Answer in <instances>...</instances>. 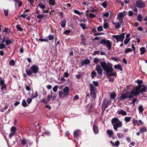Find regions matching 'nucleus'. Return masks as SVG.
<instances>
[{
    "label": "nucleus",
    "mask_w": 147,
    "mask_h": 147,
    "mask_svg": "<svg viewBox=\"0 0 147 147\" xmlns=\"http://www.w3.org/2000/svg\"><path fill=\"white\" fill-rule=\"evenodd\" d=\"M100 64L103 70L106 72V75L108 77L111 76V73L113 71L112 66H109L105 61L101 62Z\"/></svg>",
    "instance_id": "1"
},
{
    "label": "nucleus",
    "mask_w": 147,
    "mask_h": 147,
    "mask_svg": "<svg viewBox=\"0 0 147 147\" xmlns=\"http://www.w3.org/2000/svg\"><path fill=\"white\" fill-rule=\"evenodd\" d=\"M111 123L113 126V129L116 131L118 130V128L121 127L123 125L122 122L117 117L113 118L111 120Z\"/></svg>",
    "instance_id": "2"
},
{
    "label": "nucleus",
    "mask_w": 147,
    "mask_h": 147,
    "mask_svg": "<svg viewBox=\"0 0 147 147\" xmlns=\"http://www.w3.org/2000/svg\"><path fill=\"white\" fill-rule=\"evenodd\" d=\"M39 69L38 66L33 65L30 67V69L26 68L25 71L27 75L30 76L32 74H36L38 73Z\"/></svg>",
    "instance_id": "3"
},
{
    "label": "nucleus",
    "mask_w": 147,
    "mask_h": 147,
    "mask_svg": "<svg viewBox=\"0 0 147 147\" xmlns=\"http://www.w3.org/2000/svg\"><path fill=\"white\" fill-rule=\"evenodd\" d=\"M142 85H140L136 87L135 88L133 89L131 91L130 93L134 95L137 96L140 93L143 94L142 91L140 90L142 87Z\"/></svg>",
    "instance_id": "4"
},
{
    "label": "nucleus",
    "mask_w": 147,
    "mask_h": 147,
    "mask_svg": "<svg viewBox=\"0 0 147 147\" xmlns=\"http://www.w3.org/2000/svg\"><path fill=\"white\" fill-rule=\"evenodd\" d=\"M100 44H105V46H106L109 50H110L111 49L112 43L109 40L102 39L100 40Z\"/></svg>",
    "instance_id": "5"
},
{
    "label": "nucleus",
    "mask_w": 147,
    "mask_h": 147,
    "mask_svg": "<svg viewBox=\"0 0 147 147\" xmlns=\"http://www.w3.org/2000/svg\"><path fill=\"white\" fill-rule=\"evenodd\" d=\"M125 34H126V32L122 33L120 35H113L112 37L113 38H116L117 40V42H119L120 41L122 42L125 38Z\"/></svg>",
    "instance_id": "6"
},
{
    "label": "nucleus",
    "mask_w": 147,
    "mask_h": 147,
    "mask_svg": "<svg viewBox=\"0 0 147 147\" xmlns=\"http://www.w3.org/2000/svg\"><path fill=\"white\" fill-rule=\"evenodd\" d=\"M136 6L138 8H143L145 7V3L142 1H137L136 2Z\"/></svg>",
    "instance_id": "7"
},
{
    "label": "nucleus",
    "mask_w": 147,
    "mask_h": 147,
    "mask_svg": "<svg viewBox=\"0 0 147 147\" xmlns=\"http://www.w3.org/2000/svg\"><path fill=\"white\" fill-rule=\"evenodd\" d=\"M101 66L99 65H96V66L95 70L97 72L98 74L100 76L102 75V69Z\"/></svg>",
    "instance_id": "8"
},
{
    "label": "nucleus",
    "mask_w": 147,
    "mask_h": 147,
    "mask_svg": "<svg viewBox=\"0 0 147 147\" xmlns=\"http://www.w3.org/2000/svg\"><path fill=\"white\" fill-rule=\"evenodd\" d=\"M127 93H122L121 94V96L119 99V101L122 100L123 99H126L128 98V96Z\"/></svg>",
    "instance_id": "9"
},
{
    "label": "nucleus",
    "mask_w": 147,
    "mask_h": 147,
    "mask_svg": "<svg viewBox=\"0 0 147 147\" xmlns=\"http://www.w3.org/2000/svg\"><path fill=\"white\" fill-rule=\"evenodd\" d=\"M63 94L65 96H67L69 94V88L67 86L65 87L63 90Z\"/></svg>",
    "instance_id": "10"
},
{
    "label": "nucleus",
    "mask_w": 147,
    "mask_h": 147,
    "mask_svg": "<svg viewBox=\"0 0 147 147\" xmlns=\"http://www.w3.org/2000/svg\"><path fill=\"white\" fill-rule=\"evenodd\" d=\"M81 65H85L89 64L90 63V61L89 59H86V60H82L81 61Z\"/></svg>",
    "instance_id": "11"
},
{
    "label": "nucleus",
    "mask_w": 147,
    "mask_h": 147,
    "mask_svg": "<svg viewBox=\"0 0 147 147\" xmlns=\"http://www.w3.org/2000/svg\"><path fill=\"white\" fill-rule=\"evenodd\" d=\"M119 114H120L122 115L125 116L127 115L126 111L122 109H119L117 112Z\"/></svg>",
    "instance_id": "12"
},
{
    "label": "nucleus",
    "mask_w": 147,
    "mask_h": 147,
    "mask_svg": "<svg viewBox=\"0 0 147 147\" xmlns=\"http://www.w3.org/2000/svg\"><path fill=\"white\" fill-rule=\"evenodd\" d=\"M93 130L94 133L96 134L98 133L99 130L98 127L95 124H94L93 126Z\"/></svg>",
    "instance_id": "13"
},
{
    "label": "nucleus",
    "mask_w": 147,
    "mask_h": 147,
    "mask_svg": "<svg viewBox=\"0 0 147 147\" xmlns=\"http://www.w3.org/2000/svg\"><path fill=\"white\" fill-rule=\"evenodd\" d=\"M81 134L80 131L79 130H77L75 131L74 132V137L75 138H77Z\"/></svg>",
    "instance_id": "14"
},
{
    "label": "nucleus",
    "mask_w": 147,
    "mask_h": 147,
    "mask_svg": "<svg viewBox=\"0 0 147 147\" xmlns=\"http://www.w3.org/2000/svg\"><path fill=\"white\" fill-rule=\"evenodd\" d=\"M66 21L65 18H63V20L61 21V25L62 28L65 27L66 24Z\"/></svg>",
    "instance_id": "15"
},
{
    "label": "nucleus",
    "mask_w": 147,
    "mask_h": 147,
    "mask_svg": "<svg viewBox=\"0 0 147 147\" xmlns=\"http://www.w3.org/2000/svg\"><path fill=\"white\" fill-rule=\"evenodd\" d=\"M114 68L115 69H119L121 71L123 70L122 67L119 64L115 65L114 66Z\"/></svg>",
    "instance_id": "16"
},
{
    "label": "nucleus",
    "mask_w": 147,
    "mask_h": 147,
    "mask_svg": "<svg viewBox=\"0 0 147 147\" xmlns=\"http://www.w3.org/2000/svg\"><path fill=\"white\" fill-rule=\"evenodd\" d=\"M90 95L92 98L95 99L96 98V93L95 91H90Z\"/></svg>",
    "instance_id": "17"
},
{
    "label": "nucleus",
    "mask_w": 147,
    "mask_h": 147,
    "mask_svg": "<svg viewBox=\"0 0 147 147\" xmlns=\"http://www.w3.org/2000/svg\"><path fill=\"white\" fill-rule=\"evenodd\" d=\"M124 12L119 13L117 14V16L120 18H123L126 16V14H124Z\"/></svg>",
    "instance_id": "18"
},
{
    "label": "nucleus",
    "mask_w": 147,
    "mask_h": 147,
    "mask_svg": "<svg viewBox=\"0 0 147 147\" xmlns=\"http://www.w3.org/2000/svg\"><path fill=\"white\" fill-rule=\"evenodd\" d=\"M146 51L145 48L144 47H141L140 49L141 55H142L144 54Z\"/></svg>",
    "instance_id": "19"
},
{
    "label": "nucleus",
    "mask_w": 147,
    "mask_h": 147,
    "mask_svg": "<svg viewBox=\"0 0 147 147\" xmlns=\"http://www.w3.org/2000/svg\"><path fill=\"white\" fill-rule=\"evenodd\" d=\"M22 105L24 107H26L29 106V105L27 104L25 99L23 100L22 102Z\"/></svg>",
    "instance_id": "20"
},
{
    "label": "nucleus",
    "mask_w": 147,
    "mask_h": 147,
    "mask_svg": "<svg viewBox=\"0 0 147 147\" xmlns=\"http://www.w3.org/2000/svg\"><path fill=\"white\" fill-rule=\"evenodd\" d=\"M90 91H95V88L94 86L92 84H90Z\"/></svg>",
    "instance_id": "21"
},
{
    "label": "nucleus",
    "mask_w": 147,
    "mask_h": 147,
    "mask_svg": "<svg viewBox=\"0 0 147 147\" xmlns=\"http://www.w3.org/2000/svg\"><path fill=\"white\" fill-rule=\"evenodd\" d=\"M147 131V129L146 127H142L140 129V132L141 133H142L144 132H146Z\"/></svg>",
    "instance_id": "22"
},
{
    "label": "nucleus",
    "mask_w": 147,
    "mask_h": 147,
    "mask_svg": "<svg viewBox=\"0 0 147 147\" xmlns=\"http://www.w3.org/2000/svg\"><path fill=\"white\" fill-rule=\"evenodd\" d=\"M138 109L140 113H142L143 112L144 109L142 105L140 106L138 108Z\"/></svg>",
    "instance_id": "23"
},
{
    "label": "nucleus",
    "mask_w": 147,
    "mask_h": 147,
    "mask_svg": "<svg viewBox=\"0 0 147 147\" xmlns=\"http://www.w3.org/2000/svg\"><path fill=\"white\" fill-rule=\"evenodd\" d=\"M143 17L141 15H138L137 17V20L141 22L142 20Z\"/></svg>",
    "instance_id": "24"
},
{
    "label": "nucleus",
    "mask_w": 147,
    "mask_h": 147,
    "mask_svg": "<svg viewBox=\"0 0 147 147\" xmlns=\"http://www.w3.org/2000/svg\"><path fill=\"white\" fill-rule=\"evenodd\" d=\"M81 44L83 45H86V39L84 37H83L81 39Z\"/></svg>",
    "instance_id": "25"
},
{
    "label": "nucleus",
    "mask_w": 147,
    "mask_h": 147,
    "mask_svg": "<svg viewBox=\"0 0 147 147\" xmlns=\"http://www.w3.org/2000/svg\"><path fill=\"white\" fill-rule=\"evenodd\" d=\"M13 1L16 2L18 4V7H20L22 5V2L21 1L19 0H13Z\"/></svg>",
    "instance_id": "26"
},
{
    "label": "nucleus",
    "mask_w": 147,
    "mask_h": 147,
    "mask_svg": "<svg viewBox=\"0 0 147 147\" xmlns=\"http://www.w3.org/2000/svg\"><path fill=\"white\" fill-rule=\"evenodd\" d=\"M131 119V117H126L125 118L124 120L126 122H129Z\"/></svg>",
    "instance_id": "27"
},
{
    "label": "nucleus",
    "mask_w": 147,
    "mask_h": 147,
    "mask_svg": "<svg viewBox=\"0 0 147 147\" xmlns=\"http://www.w3.org/2000/svg\"><path fill=\"white\" fill-rule=\"evenodd\" d=\"M91 74L92 78H94L95 76L97 75L96 73L94 71L91 72Z\"/></svg>",
    "instance_id": "28"
},
{
    "label": "nucleus",
    "mask_w": 147,
    "mask_h": 147,
    "mask_svg": "<svg viewBox=\"0 0 147 147\" xmlns=\"http://www.w3.org/2000/svg\"><path fill=\"white\" fill-rule=\"evenodd\" d=\"M80 26L81 27L82 29L83 30L87 28L86 24L83 23H82L80 24Z\"/></svg>",
    "instance_id": "29"
},
{
    "label": "nucleus",
    "mask_w": 147,
    "mask_h": 147,
    "mask_svg": "<svg viewBox=\"0 0 147 147\" xmlns=\"http://www.w3.org/2000/svg\"><path fill=\"white\" fill-rule=\"evenodd\" d=\"M47 37L48 38V40H53L54 38V36L53 35L51 34L49 35Z\"/></svg>",
    "instance_id": "30"
},
{
    "label": "nucleus",
    "mask_w": 147,
    "mask_h": 147,
    "mask_svg": "<svg viewBox=\"0 0 147 147\" xmlns=\"http://www.w3.org/2000/svg\"><path fill=\"white\" fill-rule=\"evenodd\" d=\"M38 5L41 9H44L46 7V6L41 3L38 4Z\"/></svg>",
    "instance_id": "31"
},
{
    "label": "nucleus",
    "mask_w": 147,
    "mask_h": 147,
    "mask_svg": "<svg viewBox=\"0 0 147 147\" xmlns=\"http://www.w3.org/2000/svg\"><path fill=\"white\" fill-rule=\"evenodd\" d=\"M14 41V40H13V41H12L11 40H10L8 39V40H7L5 41V43H6V45H8L9 44L13 42Z\"/></svg>",
    "instance_id": "32"
},
{
    "label": "nucleus",
    "mask_w": 147,
    "mask_h": 147,
    "mask_svg": "<svg viewBox=\"0 0 147 147\" xmlns=\"http://www.w3.org/2000/svg\"><path fill=\"white\" fill-rule=\"evenodd\" d=\"M113 132L109 129H108L107 131V133L110 136H111L113 133Z\"/></svg>",
    "instance_id": "33"
},
{
    "label": "nucleus",
    "mask_w": 147,
    "mask_h": 147,
    "mask_svg": "<svg viewBox=\"0 0 147 147\" xmlns=\"http://www.w3.org/2000/svg\"><path fill=\"white\" fill-rule=\"evenodd\" d=\"M100 60L101 59H100L96 57L94 58L93 62L95 63H96L100 62Z\"/></svg>",
    "instance_id": "34"
},
{
    "label": "nucleus",
    "mask_w": 147,
    "mask_h": 147,
    "mask_svg": "<svg viewBox=\"0 0 147 147\" xmlns=\"http://www.w3.org/2000/svg\"><path fill=\"white\" fill-rule=\"evenodd\" d=\"M101 5L104 8H106L107 7V1H106L102 3Z\"/></svg>",
    "instance_id": "35"
},
{
    "label": "nucleus",
    "mask_w": 147,
    "mask_h": 147,
    "mask_svg": "<svg viewBox=\"0 0 147 147\" xmlns=\"http://www.w3.org/2000/svg\"><path fill=\"white\" fill-rule=\"evenodd\" d=\"M116 95L115 93H112L110 94V98L111 99H114L116 97Z\"/></svg>",
    "instance_id": "36"
},
{
    "label": "nucleus",
    "mask_w": 147,
    "mask_h": 147,
    "mask_svg": "<svg viewBox=\"0 0 147 147\" xmlns=\"http://www.w3.org/2000/svg\"><path fill=\"white\" fill-rule=\"evenodd\" d=\"M132 51V50L130 48H127L125 50L124 52L125 53H127L129 52H131Z\"/></svg>",
    "instance_id": "37"
},
{
    "label": "nucleus",
    "mask_w": 147,
    "mask_h": 147,
    "mask_svg": "<svg viewBox=\"0 0 147 147\" xmlns=\"http://www.w3.org/2000/svg\"><path fill=\"white\" fill-rule=\"evenodd\" d=\"M38 95V93L37 91L35 92L34 94L33 93L32 95V98L36 97Z\"/></svg>",
    "instance_id": "38"
},
{
    "label": "nucleus",
    "mask_w": 147,
    "mask_h": 147,
    "mask_svg": "<svg viewBox=\"0 0 147 147\" xmlns=\"http://www.w3.org/2000/svg\"><path fill=\"white\" fill-rule=\"evenodd\" d=\"M9 64L11 66H14L15 65V62L14 60L12 59L9 62Z\"/></svg>",
    "instance_id": "39"
},
{
    "label": "nucleus",
    "mask_w": 147,
    "mask_h": 147,
    "mask_svg": "<svg viewBox=\"0 0 147 147\" xmlns=\"http://www.w3.org/2000/svg\"><path fill=\"white\" fill-rule=\"evenodd\" d=\"M130 40V38H125L124 42V44L125 45L127 44Z\"/></svg>",
    "instance_id": "40"
},
{
    "label": "nucleus",
    "mask_w": 147,
    "mask_h": 147,
    "mask_svg": "<svg viewBox=\"0 0 147 147\" xmlns=\"http://www.w3.org/2000/svg\"><path fill=\"white\" fill-rule=\"evenodd\" d=\"M16 28L17 29L20 31H23V28L20 27V25H17L16 26Z\"/></svg>",
    "instance_id": "41"
},
{
    "label": "nucleus",
    "mask_w": 147,
    "mask_h": 147,
    "mask_svg": "<svg viewBox=\"0 0 147 147\" xmlns=\"http://www.w3.org/2000/svg\"><path fill=\"white\" fill-rule=\"evenodd\" d=\"M27 14H25V13H24L23 14H21L18 17H22L23 18H26Z\"/></svg>",
    "instance_id": "42"
},
{
    "label": "nucleus",
    "mask_w": 147,
    "mask_h": 147,
    "mask_svg": "<svg viewBox=\"0 0 147 147\" xmlns=\"http://www.w3.org/2000/svg\"><path fill=\"white\" fill-rule=\"evenodd\" d=\"M5 84V81L3 80V79H2L1 77L0 76V84Z\"/></svg>",
    "instance_id": "43"
},
{
    "label": "nucleus",
    "mask_w": 147,
    "mask_h": 147,
    "mask_svg": "<svg viewBox=\"0 0 147 147\" xmlns=\"http://www.w3.org/2000/svg\"><path fill=\"white\" fill-rule=\"evenodd\" d=\"M21 144L22 145H24L26 143V141L25 139L21 140Z\"/></svg>",
    "instance_id": "44"
},
{
    "label": "nucleus",
    "mask_w": 147,
    "mask_h": 147,
    "mask_svg": "<svg viewBox=\"0 0 147 147\" xmlns=\"http://www.w3.org/2000/svg\"><path fill=\"white\" fill-rule=\"evenodd\" d=\"M109 27V24L107 23H105L103 24V27L105 29H107Z\"/></svg>",
    "instance_id": "45"
},
{
    "label": "nucleus",
    "mask_w": 147,
    "mask_h": 147,
    "mask_svg": "<svg viewBox=\"0 0 147 147\" xmlns=\"http://www.w3.org/2000/svg\"><path fill=\"white\" fill-rule=\"evenodd\" d=\"M1 90H2L3 89H6V85L5 84H1Z\"/></svg>",
    "instance_id": "46"
},
{
    "label": "nucleus",
    "mask_w": 147,
    "mask_h": 147,
    "mask_svg": "<svg viewBox=\"0 0 147 147\" xmlns=\"http://www.w3.org/2000/svg\"><path fill=\"white\" fill-rule=\"evenodd\" d=\"M38 40L40 41H41V42H43V41L46 42H49V41H48V39H43V38H40L38 39Z\"/></svg>",
    "instance_id": "47"
},
{
    "label": "nucleus",
    "mask_w": 147,
    "mask_h": 147,
    "mask_svg": "<svg viewBox=\"0 0 147 147\" xmlns=\"http://www.w3.org/2000/svg\"><path fill=\"white\" fill-rule=\"evenodd\" d=\"M105 33L103 32H97L95 33L94 34V35L95 36H97L98 35H101L104 34Z\"/></svg>",
    "instance_id": "48"
},
{
    "label": "nucleus",
    "mask_w": 147,
    "mask_h": 147,
    "mask_svg": "<svg viewBox=\"0 0 147 147\" xmlns=\"http://www.w3.org/2000/svg\"><path fill=\"white\" fill-rule=\"evenodd\" d=\"M4 13L5 15V16H7L8 15V9H4Z\"/></svg>",
    "instance_id": "49"
},
{
    "label": "nucleus",
    "mask_w": 147,
    "mask_h": 147,
    "mask_svg": "<svg viewBox=\"0 0 147 147\" xmlns=\"http://www.w3.org/2000/svg\"><path fill=\"white\" fill-rule=\"evenodd\" d=\"M97 30L98 32H100L103 30L102 27V26H99L97 28Z\"/></svg>",
    "instance_id": "50"
},
{
    "label": "nucleus",
    "mask_w": 147,
    "mask_h": 147,
    "mask_svg": "<svg viewBox=\"0 0 147 147\" xmlns=\"http://www.w3.org/2000/svg\"><path fill=\"white\" fill-rule=\"evenodd\" d=\"M89 16L91 18H94L96 17V15L93 13H90L89 15Z\"/></svg>",
    "instance_id": "51"
},
{
    "label": "nucleus",
    "mask_w": 147,
    "mask_h": 147,
    "mask_svg": "<svg viewBox=\"0 0 147 147\" xmlns=\"http://www.w3.org/2000/svg\"><path fill=\"white\" fill-rule=\"evenodd\" d=\"M58 87V86H55L53 88V91L55 92L57 91Z\"/></svg>",
    "instance_id": "52"
},
{
    "label": "nucleus",
    "mask_w": 147,
    "mask_h": 147,
    "mask_svg": "<svg viewBox=\"0 0 147 147\" xmlns=\"http://www.w3.org/2000/svg\"><path fill=\"white\" fill-rule=\"evenodd\" d=\"M36 18H39V19H41L42 18H44V16L42 14H39L37 15L36 16Z\"/></svg>",
    "instance_id": "53"
},
{
    "label": "nucleus",
    "mask_w": 147,
    "mask_h": 147,
    "mask_svg": "<svg viewBox=\"0 0 147 147\" xmlns=\"http://www.w3.org/2000/svg\"><path fill=\"white\" fill-rule=\"evenodd\" d=\"M26 101L28 104H30L32 101V99L31 98H28L26 99Z\"/></svg>",
    "instance_id": "54"
},
{
    "label": "nucleus",
    "mask_w": 147,
    "mask_h": 147,
    "mask_svg": "<svg viewBox=\"0 0 147 147\" xmlns=\"http://www.w3.org/2000/svg\"><path fill=\"white\" fill-rule=\"evenodd\" d=\"M146 90L147 88L146 87L144 86L143 88L142 89L141 88L140 89V90L142 91V92H145L146 91Z\"/></svg>",
    "instance_id": "55"
},
{
    "label": "nucleus",
    "mask_w": 147,
    "mask_h": 147,
    "mask_svg": "<svg viewBox=\"0 0 147 147\" xmlns=\"http://www.w3.org/2000/svg\"><path fill=\"white\" fill-rule=\"evenodd\" d=\"M16 130V128L14 126H13L11 128V131H12L15 133Z\"/></svg>",
    "instance_id": "56"
},
{
    "label": "nucleus",
    "mask_w": 147,
    "mask_h": 147,
    "mask_svg": "<svg viewBox=\"0 0 147 147\" xmlns=\"http://www.w3.org/2000/svg\"><path fill=\"white\" fill-rule=\"evenodd\" d=\"M74 12L76 14L80 15L81 12L79 11L78 10L75 9L74 11Z\"/></svg>",
    "instance_id": "57"
},
{
    "label": "nucleus",
    "mask_w": 147,
    "mask_h": 147,
    "mask_svg": "<svg viewBox=\"0 0 147 147\" xmlns=\"http://www.w3.org/2000/svg\"><path fill=\"white\" fill-rule=\"evenodd\" d=\"M137 100V98H133L132 100V102L131 103V104L132 103L133 104V105H135V102Z\"/></svg>",
    "instance_id": "58"
},
{
    "label": "nucleus",
    "mask_w": 147,
    "mask_h": 147,
    "mask_svg": "<svg viewBox=\"0 0 147 147\" xmlns=\"http://www.w3.org/2000/svg\"><path fill=\"white\" fill-rule=\"evenodd\" d=\"M121 27V24L118 23H117L116 25L115 28L117 29Z\"/></svg>",
    "instance_id": "59"
},
{
    "label": "nucleus",
    "mask_w": 147,
    "mask_h": 147,
    "mask_svg": "<svg viewBox=\"0 0 147 147\" xmlns=\"http://www.w3.org/2000/svg\"><path fill=\"white\" fill-rule=\"evenodd\" d=\"M5 47V45L3 43L0 44V49H2Z\"/></svg>",
    "instance_id": "60"
},
{
    "label": "nucleus",
    "mask_w": 147,
    "mask_h": 147,
    "mask_svg": "<svg viewBox=\"0 0 147 147\" xmlns=\"http://www.w3.org/2000/svg\"><path fill=\"white\" fill-rule=\"evenodd\" d=\"M111 59L112 60L117 62L118 61V59L116 58L115 57H112L111 58Z\"/></svg>",
    "instance_id": "61"
},
{
    "label": "nucleus",
    "mask_w": 147,
    "mask_h": 147,
    "mask_svg": "<svg viewBox=\"0 0 147 147\" xmlns=\"http://www.w3.org/2000/svg\"><path fill=\"white\" fill-rule=\"evenodd\" d=\"M128 15L129 16H132L133 15V12L132 11H129L128 12Z\"/></svg>",
    "instance_id": "62"
},
{
    "label": "nucleus",
    "mask_w": 147,
    "mask_h": 147,
    "mask_svg": "<svg viewBox=\"0 0 147 147\" xmlns=\"http://www.w3.org/2000/svg\"><path fill=\"white\" fill-rule=\"evenodd\" d=\"M71 32V31L70 30H66L63 33L64 34L67 35L69 33Z\"/></svg>",
    "instance_id": "63"
},
{
    "label": "nucleus",
    "mask_w": 147,
    "mask_h": 147,
    "mask_svg": "<svg viewBox=\"0 0 147 147\" xmlns=\"http://www.w3.org/2000/svg\"><path fill=\"white\" fill-rule=\"evenodd\" d=\"M137 82L139 84V86L140 85H141V84L143 83V81L142 80H137Z\"/></svg>",
    "instance_id": "64"
}]
</instances>
